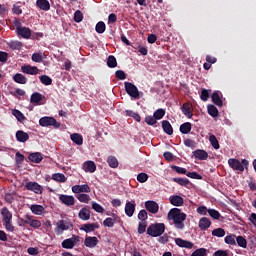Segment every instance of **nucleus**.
<instances>
[{"label":"nucleus","instance_id":"f257e3e1","mask_svg":"<svg viewBox=\"0 0 256 256\" xmlns=\"http://www.w3.org/2000/svg\"><path fill=\"white\" fill-rule=\"evenodd\" d=\"M187 218L185 212H181L180 208H171L168 212V220H173L175 228L183 230L185 228L184 221Z\"/></svg>","mask_w":256,"mask_h":256},{"label":"nucleus","instance_id":"f03ea898","mask_svg":"<svg viewBox=\"0 0 256 256\" xmlns=\"http://www.w3.org/2000/svg\"><path fill=\"white\" fill-rule=\"evenodd\" d=\"M165 224L163 222H157L155 224H150L147 228V234L149 236L157 237L161 236L165 232Z\"/></svg>","mask_w":256,"mask_h":256},{"label":"nucleus","instance_id":"7ed1b4c3","mask_svg":"<svg viewBox=\"0 0 256 256\" xmlns=\"http://www.w3.org/2000/svg\"><path fill=\"white\" fill-rule=\"evenodd\" d=\"M39 125L43 126L45 128H47L49 126H54V128H60L61 123L57 122V120L55 118H53L52 116H44V117L40 118Z\"/></svg>","mask_w":256,"mask_h":256},{"label":"nucleus","instance_id":"20e7f679","mask_svg":"<svg viewBox=\"0 0 256 256\" xmlns=\"http://www.w3.org/2000/svg\"><path fill=\"white\" fill-rule=\"evenodd\" d=\"M126 93L131 96V98H135V100H138L140 98V92L139 88L135 86L132 82H125L124 84Z\"/></svg>","mask_w":256,"mask_h":256},{"label":"nucleus","instance_id":"39448f33","mask_svg":"<svg viewBox=\"0 0 256 256\" xmlns=\"http://www.w3.org/2000/svg\"><path fill=\"white\" fill-rule=\"evenodd\" d=\"M20 223H21L20 225H23V226H26V224H29L30 226H32V228H40V226H42L41 220H35L29 214H27L25 218H20Z\"/></svg>","mask_w":256,"mask_h":256},{"label":"nucleus","instance_id":"423d86ee","mask_svg":"<svg viewBox=\"0 0 256 256\" xmlns=\"http://www.w3.org/2000/svg\"><path fill=\"white\" fill-rule=\"evenodd\" d=\"M78 242H80V236L73 234L71 238H65V240L62 241V248H74L75 244H78Z\"/></svg>","mask_w":256,"mask_h":256},{"label":"nucleus","instance_id":"0eeeda50","mask_svg":"<svg viewBox=\"0 0 256 256\" xmlns=\"http://www.w3.org/2000/svg\"><path fill=\"white\" fill-rule=\"evenodd\" d=\"M25 188L26 190H30L35 194H42L44 190L43 186H41V184H38V182H26Z\"/></svg>","mask_w":256,"mask_h":256},{"label":"nucleus","instance_id":"6e6552de","mask_svg":"<svg viewBox=\"0 0 256 256\" xmlns=\"http://www.w3.org/2000/svg\"><path fill=\"white\" fill-rule=\"evenodd\" d=\"M73 224L71 222H67L66 220H58L55 228V232L57 234H60L61 232H64V230H69L72 228Z\"/></svg>","mask_w":256,"mask_h":256},{"label":"nucleus","instance_id":"1a4fd4ad","mask_svg":"<svg viewBox=\"0 0 256 256\" xmlns=\"http://www.w3.org/2000/svg\"><path fill=\"white\" fill-rule=\"evenodd\" d=\"M59 200L65 206H74V204L76 203L75 196H70L68 194H60Z\"/></svg>","mask_w":256,"mask_h":256},{"label":"nucleus","instance_id":"9d476101","mask_svg":"<svg viewBox=\"0 0 256 256\" xmlns=\"http://www.w3.org/2000/svg\"><path fill=\"white\" fill-rule=\"evenodd\" d=\"M72 192L79 196V194H83V192H91V188L89 184H75L72 186Z\"/></svg>","mask_w":256,"mask_h":256},{"label":"nucleus","instance_id":"9b49d317","mask_svg":"<svg viewBox=\"0 0 256 256\" xmlns=\"http://www.w3.org/2000/svg\"><path fill=\"white\" fill-rule=\"evenodd\" d=\"M136 202L135 200H127L126 204H125V214L126 216H129L130 218L133 216V214H135V210H136Z\"/></svg>","mask_w":256,"mask_h":256},{"label":"nucleus","instance_id":"f8f14e48","mask_svg":"<svg viewBox=\"0 0 256 256\" xmlns=\"http://www.w3.org/2000/svg\"><path fill=\"white\" fill-rule=\"evenodd\" d=\"M21 71L23 74H29L30 76H37L40 72L37 66H31L30 64L22 66Z\"/></svg>","mask_w":256,"mask_h":256},{"label":"nucleus","instance_id":"ddd939ff","mask_svg":"<svg viewBox=\"0 0 256 256\" xmlns=\"http://www.w3.org/2000/svg\"><path fill=\"white\" fill-rule=\"evenodd\" d=\"M145 208L148 212H151V214H157V212H159V204L155 202V200H147L145 202Z\"/></svg>","mask_w":256,"mask_h":256},{"label":"nucleus","instance_id":"4468645a","mask_svg":"<svg viewBox=\"0 0 256 256\" xmlns=\"http://www.w3.org/2000/svg\"><path fill=\"white\" fill-rule=\"evenodd\" d=\"M228 164L230 168L233 170H238L239 172H244V166H242L240 160H237V158H229Z\"/></svg>","mask_w":256,"mask_h":256},{"label":"nucleus","instance_id":"2eb2a0df","mask_svg":"<svg viewBox=\"0 0 256 256\" xmlns=\"http://www.w3.org/2000/svg\"><path fill=\"white\" fill-rule=\"evenodd\" d=\"M221 96L223 95L222 92H219V90L214 91L212 94V102L216 105V107L218 106L221 108L223 106V100Z\"/></svg>","mask_w":256,"mask_h":256},{"label":"nucleus","instance_id":"dca6fc26","mask_svg":"<svg viewBox=\"0 0 256 256\" xmlns=\"http://www.w3.org/2000/svg\"><path fill=\"white\" fill-rule=\"evenodd\" d=\"M98 243H99V240L97 236H86L84 240V244L88 248H95V246H97Z\"/></svg>","mask_w":256,"mask_h":256},{"label":"nucleus","instance_id":"f3484780","mask_svg":"<svg viewBox=\"0 0 256 256\" xmlns=\"http://www.w3.org/2000/svg\"><path fill=\"white\" fill-rule=\"evenodd\" d=\"M175 242L180 248H193L194 246V242H191V240H184L183 238H175Z\"/></svg>","mask_w":256,"mask_h":256},{"label":"nucleus","instance_id":"a211bd4d","mask_svg":"<svg viewBox=\"0 0 256 256\" xmlns=\"http://www.w3.org/2000/svg\"><path fill=\"white\" fill-rule=\"evenodd\" d=\"M193 156L197 160H208V158H209L208 152H206V150H201V149L194 150Z\"/></svg>","mask_w":256,"mask_h":256},{"label":"nucleus","instance_id":"6ab92c4d","mask_svg":"<svg viewBox=\"0 0 256 256\" xmlns=\"http://www.w3.org/2000/svg\"><path fill=\"white\" fill-rule=\"evenodd\" d=\"M83 170L85 172L93 173V172H96L97 166H96L95 162H93L92 160H88L87 162H84Z\"/></svg>","mask_w":256,"mask_h":256},{"label":"nucleus","instance_id":"aec40b11","mask_svg":"<svg viewBox=\"0 0 256 256\" xmlns=\"http://www.w3.org/2000/svg\"><path fill=\"white\" fill-rule=\"evenodd\" d=\"M211 224H212L211 220H209V218H207L206 215H204L199 220L200 230H207L208 228H210Z\"/></svg>","mask_w":256,"mask_h":256},{"label":"nucleus","instance_id":"412c9836","mask_svg":"<svg viewBox=\"0 0 256 256\" xmlns=\"http://www.w3.org/2000/svg\"><path fill=\"white\" fill-rule=\"evenodd\" d=\"M36 6L42 11H49L51 9V3L49 0H36Z\"/></svg>","mask_w":256,"mask_h":256},{"label":"nucleus","instance_id":"4be33fe9","mask_svg":"<svg viewBox=\"0 0 256 256\" xmlns=\"http://www.w3.org/2000/svg\"><path fill=\"white\" fill-rule=\"evenodd\" d=\"M70 139L77 146H82L84 143V138L82 134H78V133L70 134Z\"/></svg>","mask_w":256,"mask_h":256},{"label":"nucleus","instance_id":"5701e85b","mask_svg":"<svg viewBox=\"0 0 256 256\" xmlns=\"http://www.w3.org/2000/svg\"><path fill=\"white\" fill-rule=\"evenodd\" d=\"M81 220H90L91 218V210L87 207L81 208L78 214Z\"/></svg>","mask_w":256,"mask_h":256},{"label":"nucleus","instance_id":"b1692460","mask_svg":"<svg viewBox=\"0 0 256 256\" xmlns=\"http://www.w3.org/2000/svg\"><path fill=\"white\" fill-rule=\"evenodd\" d=\"M162 128L168 136H172L174 130L172 124H170L169 120H163L162 121Z\"/></svg>","mask_w":256,"mask_h":256},{"label":"nucleus","instance_id":"393cba45","mask_svg":"<svg viewBox=\"0 0 256 256\" xmlns=\"http://www.w3.org/2000/svg\"><path fill=\"white\" fill-rule=\"evenodd\" d=\"M170 202L173 204V206H183L184 198L176 194L174 196H170Z\"/></svg>","mask_w":256,"mask_h":256},{"label":"nucleus","instance_id":"a878e982","mask_svg":"<svg viewBox=\"0 0 256 256\" xmlns=\"http://www.w3.org/2000/svg\"><path fill=\"white\" fill-rule=\"evenodd\" d=\"M30 210L32 211L33 214H36V215H41L43 214V212H45V208L44 206H42V204H32L30 206Z\"/></svg>","mask_w":256,"mask_h":256},{"label":"nucleus","instance_id":"bb28decb","mask_svg":"<svg viewBox=\"0 0 256 256\" xmlns=\"http://www.w3.org/2000/svg\"><path fill=\"white\" fill-rule=\"evenodd\" d=\"M119 219V216L117 214H113L112 218H105L103 221L104 226H108V228H113L115 222Z\"/></svg>","mask_w":256,"mask_h":256},{"label":"nucleus","instance_id":"cd10ccee","mask_svg":"<svg viewBox=\"0 0 256 256\" xmlns=\"http://www.w3.org/2000/svg\"><path fill=\"white\" fill-rule=\"evenodd\" d=\"M1 214L3 216L4 226H5V228H7V225H8L10 216H11V212H10L9 208H7L6 206L4 208H2Z\"/></svg>","mask_w":256,"mask_h":256},{"label":"nucleus","instance_id":"c85d7f7f","mask_svg":"<svg viewBox=\"0 0 256 256\" xmlns=\"http://www.w3.org/2000/svg\"><path fill=\"white\" fill-rule=\"evenodd\" d=\"M16 138L18 142H27V140H29V134H27V132H24L23 130H18L16 132Z\"/></svg>","mask_w":256,"mask_h":256},{"label":"nucleus","instance_id":"c756f323","mask_svg":"<svg viewBox=\"0 0 256 256\" xmlns=\"http://www.w3.org/2000/svg\"><path fill=\"white\" fill-rule=\"evenodd\" d=\"M30 162H34L36 164H39L43 160V156L41 152H34L33 154H30L29 156Z\"/></svg>","mask_w":256,"mask_h":256},{"label":"nucleus","instance_id":"7c9ffc66","mask_svg":"<svg viewBox=\"0 0 256 256\" xmlns=\"http://www.w3.org/2000/svg\"><path fill=\"white\" fill-rule=\"evenodd\" d=\"M19 33H20L21 37H24V39H30V37L32 35V30H30V28H26V26H22V24H21Z\"/></svg>","mask_w":256,"mask_h":256},{"label":"nucleus","instance_id":"2f4dec72","mask_svg":"<svg viewBox=\"0 0 256 256\" xmlns=\"http://www.w3.org/2000/svg\"><path fill=\"white\" fill-rule=\"evenodd\" d=\"M42 100H43V96L42 94H40V92H34L30 97V102L32 104L39 105Z\"/></svg>","mask_w":256,"mask_h":256},{"label":"nucleus","instance_id":"473e14b6","mask_svg":"<svg viewBox=\"0 0 256 256\" xmlns=\"http://www.w3.org/2000/svg\"><path fill=\"white\" fill-rule=\"evenodd\" d=\"M208 114L212 116V118H217L219 116V110L214 104H208Z\"/></svg>","mask_w":256,"mask_h":256},{"label":"nucleus","instance_id":"72a5a7b5","mask_svg":"<svg viewBox=\"0 0 256 256\" xmlns=\"http://www.w3.org/2000/svg\"><path fill=\"white\" fill-rule=\"evenodd\" d=\"M76 198L79 200V202H84L85 204H88L91 200L89 192H82V194H78Z\"/></svg>","mask_w":256,"mask_h":256},{"label":"nucleus","instance_id":"f704fd0d","mask_svg":"<svg viewBox=\"0 0 256 256\" xmlns=\"http://www.w3.org/2000/svg\"><path fill=\"white\" fill-rule=\"evenodd\" d=\"M192 130V124L191 122H185L184 124H181L180 126V132L182 134H189Z\"/></svg>","mask_w":256,"mask_h":256},{"label":"nucleus","instance_id":"c9c22d12","mask_svg":"<svg viewBox=\"0 0 256 256\" xmlns=\"http://www.w3.org/2000/svg\"><path fill=\"white\" fill-rule=\"evenodd\" d=\"M7 46H9L11 50L15 51V50H21L23 44L18 40H15V41L12 40L11 42H8Z\"/></svg>","mask_w":256,"mask_h":256},{"label":"nucleus","instance_id":"e433bc0d","mask_svg":"<svg viewBox=\"0 0 256 256\" xmlns=\"http://www.w3.org/2000/svg\"><path fill=\"white\" fill-rule=\"evenodd\" d=\"M96 228H99V224H83L81 226V230H84V232H94Z\"/></svg>","mask_w":256,"mask_h":256},{"label":"nucleus","instance_id":"4c0bfd02","mask_svg":"<svg viewBox=\"0 0 256 256\" xmlns=\"http://www.w3.org/2000/svg\"><path fill=\"white\" fill-rule=\"evenodd\" d=\"M13 80L17 84H27V78L23 74H15V76H13Z\"/></svg>","mask_w":256,"mask_h":256},{"label":"nucleus","instance_id":"58836bf2","mask_svg":"<svg viewBox=\"0 0 256 256\" xmlns=\"http://www.w3.org/2000/svg\"><path fill=\"white\" fill-rule=\"evenodd\" d=\"M182 112L187 118H192L193 112L191 110L190 104H183L182 106Z\"/></svg>","mask_w":256,"mask_h":256},{"label":"nucleus","instance_id":"ea45409f","mask_svg":"<svg viewBox=\"0 0 256 256\" xmlns=\"http://www.w3.org/2000/svg\"><path fill=\"white\" fill-rule=\"evenodd\" d=\"M209 141H210V144L212 145V147L215 150H219L220 144H219V140H217V137L215 136V134L210 135Z\"/></svg>","mask_w":256,"mask_h":256},{"label":"nucleus","instance_id":"a19ab883","mask_svg":"<svg viewBox=\"0 0 256 256\" xmlns=\"http://www.w3.org/2000/svg\"><path fill=\"white\" fill-rule=\"evenodd\" d=\"M52 180H55L56 182H67V177L65 174L58 172L56 174H52Z\"/></svg>","mask_w":256,"mask_h":256},{"label":"nucleus","instance_id":"79ce46f5","mask_svg":"<svg viewBox=\"0 0 256 256\" xmlns=\"http://www.w3.org/2000/svg\"><path fill=\"white\" fill-rule=\"evenodd\" d=\"M107 162L111 168H118L119 160L115 156H108Z\"/></svg>","mask_w":256,"mask_h":256},{"label":"nucleus","instance_id":"37998d69","mask_svg":"<svg viewBox=\"0 0 256 256\" xmlns=\"http://www.w3.org/2000/svg\"><path fill=\"white\" fill-rule=\"evenodd\" d=\"M12 114L15 116V118H17L18 122L23 123L25 120H27L26 116H24L23 112L20 110H13Z\"/></svg>","mask_w":256,"mask_h":256},{"label":"nucleus","instance_id":"c03bdc74","mask_svg":"<svg viewBox=\"0 0 256 256\" xmlns=\"http://www.w3.org/2000/svg\"><path fill=\"white\" fill-rule=\"evenodd\" d=\"M165 114H166V110H164L163 108H159L158 110H156L154 112L156 124H157V120H162V118H164Z\"/></svg>","mask_w":256,"mask_h":256},{"label":"nucleus","instance_id":"a18cd8bd","mask_svg":"<svg viewBox=\"0 0 256 256\" xmlns=\"http://www.w3.org/2000/svg\"><path fill=\"white\" fill-rule=\"evenodd\" d=\"M236 242H237L238 246H240L241 248H247V246H248V242L244 236H237Z\"/></svg>","mask_w":256,"mask_h":256},{"label":"nucleus","instance_id":"49530a36","mask_svg":"<svg viewBox=\"0 0 256 256\" xmlns=\"http://www.w3.org/2000/svg\"><path fill=\"white\" fill-rule=\"evenodd\" d=\"M226 235V230L224 228H214L212 230V236H218V238H222Z\"/></svg>","mask_w":256,"mask_h":256},{"label":"nucleus","instance_id":"de8ad7c7","mask_svg":"<svg viewBox=\"0 0 256 256\" xmlns=\"http://www.w3.org/2000/svg\"><path fill=\"white\" fill-rule=\"evenodd\" d=\"M107 66L108 68H117V58L115 56H108Z\"/></svg>","mask_w":256,"mask_h":256},{"label":"nucleus","instance_id":"09e8293b","mask_svg":"<svg viewBox=\"0 0 256 256\" xmlns=\"http://www.w3.org/2000/svg\"><path fill=\"white\" fill-rule=\"evenodd\" d=\"M40 82L44 84V86H51V84H53L52 78L46 74H44V76H40Z\"/></svg>","mask_w":256,"mask_h":256},{"label":"nucleus","instance_id":"8fccbe9b","mask_svg":"<svg viewBox=\"0 0 256 256\" xmlns=\"http://www.w3.org/2000/svg\"><path fill=\"white\" fill-rule=\"evenodd\" d=\"M172 180L180 186H188V184H190L189 178H172Z\"/></svg>","mask_w":256,"mask_h":256},{"label":"nucleus","instance_id":"3c124183","mask_svg":"<svg viewBox=\"0 0 256 256\" xmlns=\"http://www.w3.org/2000/svg\"><path fill=\"white\" fill-rule=\"evenodd\" d=\"M212 92V90H206L205 88L202 89V92L200 94V99L203 101V102H207L210 98V93Z\"/></svg>","mask_w":256,"mask_h":256},{"label":"nucleus","instance_id":"603ef678","mask_svg":"<svg viewBox=\"0 0 256 256\" xmlns=\"http://www.w3.org/2000/svg\"><path fill=\"white\" fill-rule=\"evenodd\" d=\"M208 214L214 218V220H219V218H221V214L219 212V210H215V208H209L208 209Z\"/></svg>","mask_w":256,"mask_h":256},{"label":"nucleus","instance_id":"864d4df0","mask_svg":"<svg viewBox=\"0 0 256 256\" xmlns=\"http://www.w3.org/2000/svg\"><path fill=\"white\" fill-rule=\"evenodd\" d=\"M190 256H207V248H197Z\"/></svg>","mask_w":256,"mask_h":256},{"label":"nucleus","instance_id":"5fc2aeb1","mask_svg":"<svg viewBox=\"0 0 256 256\" xmlns=\"http://www.w3.org/2000/svg\"><path fill=\"white\" fill-rule=\"evenodd\" d=\"M224 241L226 242V244H230V245H236V236L235 234H229L228 236H226L224 238Z\"/></svg>","mask_w":256,"mask_h":256},{"label":"nucleus","instance_id":"6e6d98bb","mask_svg":"<svg viewBox=\"0 0 256 256\" xmlns=\"http://www.w3.org/2000/svg\"><path fill=\"white\" fill-rule=\"evenodd\" d=\"M138 219L141 220L142 222H147L148 220V212H147V208L140 210V212L138 213Z\"/></svg>","mask_w":256,"mask_h":256},{"label":"nucleus","instance_id":"4d7b16f0","mask_svg":"<svg viewBox=\"0 0 256 256\" xmlns=\"http://www.w3.org/2000/svg\"><path fill=\"white\" fill-rule=\"evenodd\" d=\"M127 116H131V118H134L136 122H141V116L138 114V112H133V110H126Z\"/></svg>","mask_w":256,"mask_h":256},{"label":"nucleus","instance_id":"13d9d810","mask_svg":"<svg viewBox=\"0 0 256 256\" xmlns=\"http://www.w3.org/2000/svg\"><path fill=\"white\" fill-rule=\"evenodd\" d=\"M145 122L149 126H155L156 124L155 112L153 113V116H146Z\"/></svg>","mask_w":256,"mask_h":256},{"label":"nucleus","instance_id":"bf43d9fd","mask_svg":"<svg viewBox=\"0 0 256 256\" xmlns=\"http://www.w3.org/2000/svg\"><path fill=\"white\" fill-rule=\"evenodd\" d=\"M95 29L97 31V33H104V31H106V24L105 22H98V24H96Z\"/></svg>","mask_w":256,"mask_h":256},{"label":"nucleus","instance_id":"052dcab7","mask_svg":"<svg viewBox=\"0 0 256 256\" xmlns=\"http://www.w3.org/2000/svg\"><path fill=\"white\" fill-rule=\"evenodd\" d=\"M83 19V12H81V10H76L74 14V21H76V23H80V21H83Z\"/></svg>","mask_w":256,"mask_h":256},{"label":"nucleus","instance_id":"680f3d73","mask_svg":"<svg viewBox=\"0 0 256 256\" xmlns=\"http://www.w3.org/2000/svg\"><path fill=\"white\" fill-rule=\"evenodd\" d=\"M148 178H149V176H148V174H146V172H141L137 176L138 182H141V183L147 182Z\"/></svg>","mask_w":256,"mask_h":256},{"label":"nucleus","instance_id":"e2e57ef3","mask_svg":"<svg viewBox=\"0 0 256 256\" xmlns=\"http://www.w3.org/2000/svg\"><path fill=\"white\" fill-rule=\"evenodd\" d=\"M12 218H13V214L11 212L7 226H6V230H8V232H14V230H15V226H13V224H12Z\"/></svg>","mask_w":256,"mask_h":256},{"label":"nucleus","instance_id":"0e129e2a","mask_svg":"<svg viewBox=\"0 0 256 256\" xmlns=\"http://www.w3.org/2000/svg\"><path fill=\"white\" fill-rule=\"evenodd\" d=\"M44 58H43V55L42 54H39V53H35V54H32V61L33 62H37V63H41L43 62Z\"/></svg>","mask_w":256,"mask_h":256},{"label":"nucleus","instance_id":"69168bd1","mask_svg":"<svg viewBox=\"0 0 256 256\" xmlns=\"http://www.w3.org/2000/svg\"><path fill=\"white\" fill-rule=\"evenodd\" d=\"M188 178H193L195 180H202L203 176L198 174V172H187Z\"/></svg>","mask_w":256,"mask_h":256},{"label":"nucleus","instance_id":"338daca9","mask_svg":"<svg viewBox=\"0 0 256 256\" xmlns=\"http://www.w3.org/2000/svg\"><path fill=\"white\" fill-rule=\"evenodd\" d=\"M12 11L13 13H15L16 15H21V13H23V10L21 8V5H19L18 3H14L13 7H12Z\"/></svg>","mask_w":256,"mask_h":256},{"label":"nucleus","instance_id":"774afa93","mask_svg":"<svg viewBox=\"0 0 256 256\" xmlns=\"http://www.w3.org/2000/svg\"><path fill=\"white\" fill-rule=\"evenodd\" d=\"M147 228V222H139L138 224V233L139 234H144V232L146 231Z\"/></svg>","mask_w":256,"mask_h":256}]
</instances>
